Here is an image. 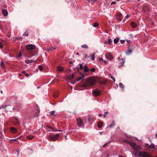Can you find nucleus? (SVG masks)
<instances>
[{
	"mask_svg": "<svg viewBox=\"0 0 157 157\" xmlns=\"http://www.w3.org/2000/svg\"><path fill=\"white\" fill-rule=\"evenodd\" d=\"M123 141L127 143L132 147H133L134 150L133 153L135 156H137V154L138 152H140L139 151L141 149V147L139 145L136 144L135 143L131 142L127 140H124Z\"/></svg>",
	"mask_w": 157,
	"mask_h": 157,
	"instance_id": "1",
	"label": "nucleus"
},
{
	"mask_svg": "<svg viewBox=\"0 0 157 157\" xmlns=\"http://www.w3.org/2000/svg\"><path fill=\"white\" fill-rule=\"evenodd\" d=\"M95 80L92 78H90L83 84V86L85 87H89L95 84Z\"/></svg>",
	"mask_w": 157,
	"mask_h": 157,
	"instance_id": "2",
	"label": "nucleus"
},
{
	"mask_svg": "<svg viewBox=\"0 0 157 157\" xmlns=\"http://www.w3.org/2000/svg\"><path fill=\"white\" fill-rule=\"evenodd\" d=\"M137 157H150L148 153L146 152L141 151L138 152L137 154Z\"/></svg>",
	"mask_w": 157,
	"mask_h": 157,
	"instance_id": "3",
	"label": "nucleus"
},
{
	"mask_svg": "<svg viewBox=\"0 0 157 157\" xmlns=\"http://www.w3.org/2000/svg\"><path fill=\"white\" fill-rule=\"evenodd\" d=\"M77 122L79 127H82L84 125L83 122V120L81 119L80 118H79L77 119Z\"/></svg>",
	"mask_w": 157,
	"mask_h": 157,
	"instance_id": "4",
	"label": "nucleus"
},
{
	"mask_svg": "<svg viewBox=\"0 0 157 157\" xmlns=\"http://www.w3.org/2000/svg\"><path fill=\"white\" fill-rule=\"evenodd\" d=\"M101 94L100 91L98 89H94L93 90L92 94L93 95L95 96L99 95Z\"/></svg>",
	"mask_w": 157,
	"mask_h": 157,
	"instance_id": "5",
	"label": "nucleus"
},
{
	"mask_svg": "<svg viewBox=\"0 0 157 157\" xmlns=\"http://www.w3.org/2000/svg\"><path fill=\"white\" fill-rule=\"evenodd\" d=\"M59 136V134H58L56 135H53L50 136L49 138L51 140L55 141L57 140Z\"/></svg>",
	"mask_w": 157,
	"mask_h": 157,
	"instance_id": "6",
	"label": "nucleus"
},
{
	"mask_svg": "<svg viewBox=\"0 0 157 157\" xmlns=\"http://www.w3.org/2000/svg\"><path fill=\"white\" fill-rule=\"evenodd\" d=\"M2 108L5 109V111L7 112L12 109L11 106L9 105H3L2 106Z\"/></svg>",
	"mask_w": 157,
	"mask_h": 157,
	"instance_id": "7",
	"label": "nucleus"
},
{
	"mask_svg": "<svg viewBox=\"0 0 157 157\" xmlns=\"http://www.w3.org/2000/svg\"><path fill=\"white\" fill-rule=\"evenodd\" d=\"M35 48V45L32 44H29L26 46V49L28 51L33 50Z\"/></svg>",
	"mask_w": 157,
	"mask_h": 157,
	"instance_id": "8",
	"label": "nucleus"
},
{
	"mask_svg": "<svg viewBox=\"0 0 157 157\" xmlns=\"http://www.w3.org/2000/svg\"><path fill=\"white\" fill-rule=\"evenodd\" d=\"M116 18L119 21H121L122 19V16L121 13H117L116 14Z\"/></svg>",
	"mask_w": 157,
	"mask_h": 157,
	"instance_id": "9",
	"label": "nucleus"
},
{
	"mask_svg": "<svg viewBox=\"0 0 157 157\" xmlns=\"http://www.w3.org/2000/svg\"><path fill=\"white\" fill-rule=\"evenodd\" d=\"M105 57L106 59L109 60H112L113 58V56L110 53H107L105 55Z\"/></svg>",
	"mask_w": 157,
	"mask_h": 157,
	"instance_id": "10",
	"label": "nucleus"
},
{
	"mask_svg": "<svg viewBox=\"0 0 157 157\" xmlns=\"http://www.w3.org/2000/svg\"><path fill=\"white\" fill-rule=\"evenodd\" d=\"M2 12L3 15L5 16H7L8 15V13L7 10L3 9L2 11Z\"/></svg>",
	"mask_w": 157,
	"mask_h": 157,
	"instance_id": "11",
	"label": "nucleus"
},
{
	"mask_svg": "<svg viewBox=\"0 0 157 157\" xmlns=\"http://www.w3.org/2000/svg\"><path fill=\"white\" fill-rule=\"evenodd\" d=\"M143 10L144 12H148L149 10V8L147 6H145L143 8Z\"/></svg>",
	"mask_w": 157,
	"mask_h": 157,
	"instance_id": "12",
	"label": "nucleus"
},
{
	"mask_svg": "<svg viewBox=\"0 0 157 157\" xmlns=\"http://www.w3.org/2000/svg\"><path fill=\"white\" fill-rule=\"evenodd\" d=\"M81 74L82 76L78 78L77 80V81H79L80 80L83 79L85 78V76L82 73H81Z\"/></svg>",
	"mask_w": 157,
	"mask_h": 157,
	"instance_id": "13",
	"label": "nucleus"
},
{
	"mask_svg": "<svg viewBox=\"0 0 157 157\" xmlns=\"http://www.w3.org/2000/svg\"><path fill=\"white\" fill-rule=\"evenodd\" d=\"M10 129L12 133H14L17 132V130L16 128L14 127H11Z\"/></svg>",
	"mask_w": 157,
	"mask_h": 157,
	"instance_id": "14",
	"label": "nucleus"
},
{
	"mask_svg": "<svg viewBox=\"0 0 157 157\" xmlns=\"http://www.w3.org/2000/svg\"><path fill=\"white\" fill-rule=\"evenodd\" d=\"M57 70L59 71L62 72L63 71L64 68L62 67L59 66L57 67Z\"/></svg>",
	"mask_w": 157,
	"mask_h": 157,
	"instance_id": "15",
	"label": "nucleus"
},
{
	"mask_svg": "<svg viewBox=\"0 0 157 157\" xmlns=\"http://www.w3.org/2000/svg\"><path fill=\"white\" fill-rule=\"evenodd\" d=\"M36 60H27L25 61V62L27 63H29L33 62H36Z\"/></svg>",
	"mask_w": 157,
	"mask_h": 157,
	"instance_id": "16",
	"label": "nucleus"
},
{
	"mask_svg": "<svg viewBox=\"0 0 157 157\" xmlns=\"http://www.w3.org/2000/svg\"><path fill=\"white\" fill-rule=\"evenodd\" d=\"M82 69L84 72H87L89 71V69L86 66H84Z\"/></svg>",
	"mask_w": 157,
	"mask_h": 157,
	"instance_id": "17",
	"label": "nucleus"
},
{
	"mask_svg": "<svg viewBox=\"0 0 157 157\" xmlns=\"http://www.w3.org/2000/svg\"><path fill=\"white\" fill-rule=\"evenodd\" d=\"M119 39L118 37H117L114 39V43L115 44H116L119 42Z\"/></svg>",
	"mask_w": 157,
	"mask_h": 157,
	"instance_id": "18",
	"label": "nucleus"
},
{
	"mask_svg": "<svg viewBox=\"0 0 157 157\" xmlns=\"http://www.w3.org/2000/svg\"><path fill=\"white\" fill-rule=\"evenodd\" d=\"M121 60V62L120 63L121 64V66H123L125 63V59L124 58H122Z\"/></svg>",
	"mask_w": 157,
	"mask_h": 157,
	"instance_id": "19",
	"label": "nucleus"
},
{
	"mask_svg": "<svg viewBox=\"0 0 157 157\" xmlns=\"http://www.w3.org/2000/svg\"><path fill=\"white\" fill-rule=\"evenodd\" d=\"M131 24L133 28H135L137 26L136 24L134 22H131Z\"/></svg>",
	"mask_w": 157,
	"mask_h": 157,
	"instance_id": "20",
	"label": "nucleus"
},
{
	"mask_svg": "<svg viewBox=\"0 0 157 157\" xmlns=\"http://www.w3.org/2000/svg\"><path fill=\"white\" fill-rule=\"evenodd\" d=\"M68 78L69 80H71L74 78V74H73L72 75L68 76L67 77Z\"/></svg>",
	"mask_w": 157,
	"mask_h": 157,
	"instance_id": "21",
	"label": "nucleus"
},
{
	"mask_svg": "<svg viewBox=\"0 0 157 157\" xmlns=\"http://www.w3.org/2000/svg\"><path fill=\"white\" fill-rule=\"evenodd\" d=\"M103 124V123L101 122H99L98 123V126L99 128H101Z\"/></svg>",
	"mask_w": 157,
	"mask_h": 157,
	"instance_id": "22",
	"label": "nucleus"
},
{
	"mask_svg": "<svg viewBox=\"0 0 157 157\" xmlns=\"http://www.w3.org/2000/svg\"><path fill=\"white\" fill-rule=\"evenodd\" d=\"M33 136L32 135H29L28 136H27L26 137L28 139L31 140L33 138Z\"/></svg>",
	"mask_w": 157,
	"mask_h": 157,
	"instance_id": "23",
	"label": "nucleus"
},
{
	"mask_svg": "<svg viewBox=\"0 0 157 157\" xmlns=\"http://www.w3.org/2000/svg\"><path fill=\"white\" fill-rule=\"evenodd\" d=\"M150 145L148 144H146L145 145V147L147 150H148L150 148Z\"/></svg>",
	"mask_w": 157,
	"mask_h": 157,
	"instance_id": "24",
	"label": "nucleus"
},
{
	"mask_svg": "<svg viewBox=\"0 0 157 157\" xmlns=\"http://www.w3.org/2000/svg\"><path fill=\"white\" fill-rule=\"evenodd\" d=\"M95 53H94V54L91 55V60H94V56H95Z\"/></svg>",
	"mask_w": 157,
	"mask_h": 157,
	"instance_id": "25",
	"label": "nucleus"
},
{
	"mask_svg": "<svg viewBox=\"0 0 157 157\" xmlns=\"http://www.w3.org/2000/svg\"><path fill=\"white\" fill-rule=\"evenodd\" d=\"M112 43V41L110 39H108V44L109 45H111Z\"/></svg>",
	"mask_w": 157,
	"mask_h": 157,
	"instance_id": "26",
	"label": "nucleus"
},
{
	"mask_svg": "<svg viewBox=\"0 0 157 157\" xmlns=\"http://www.w3.org/2000/svg\"><path fill=\"white\" fill-rule=\"evenodd\" d=\"M22 73L24 74L26 77H28L29 76L28 74L27 73H26L25 71H23L22 72Z\"/></svg>",
	"mask_w": 157,
	"mask_h": 157,
	"instance_id": "27",
	"label": "nucleus"
},
{
	"mask_svg": "<svg viewBox=\"0 0 157 157\" xmlns=\"http://www.w3.org/2000/svg\"><path fill=\"white\" fill-rule=\"evenodd\" d=\"M114 121H113L112 122V124H110L109 125V126H108L107 127V128H111L113 125H114Z\"/></svg>",
	"mask_w": 157,
	"mask_h": 157,
	"instance_id": "28",
	"label": "nucleus"
},
{
	"mask_svg": "<svg viewBox=\"0 0 157 157\" xmlns=\"http://www.w3.org/2000/svg\"><path fill=\"white\" fill-rule=\"evenodd\" d=\"M155 145L153 143L151 144L150 145V148L153 149L155 148Z\"/></svg>",
	"mask_w": 157,
	"mask_h": 157,
	"instance_id": "29",
	"label": "nucleus"
},
{
	"mask_svg": "<svg viewBox=\"0 0 157 157\" xmlns=\"http://www.w3.org/2000/svg\"><path fill=\"white\" fill-rule=\"evenodd\" d=\"M81 47L83 48H88V46L86 44H83L82 45Z\"/></svg>",
	"mask_w": 157,
	"mask_h": 157,
	"instance_id": "30",
	"label": "nucleus"
},
{
	"mask_svg": "<svg viewBox=\"0 0 157 157\" xmlns=\"http://www.w3.org/2000/svg\"><path fill=\"white\" fill-rule=\"evenodd\" d=\"M39 69L41 71H42L43 70V67L41 65H39L38 66Z\"/></svg>",
	"mask_w": 157,
	"mask_h": 157,
	"instance_id": "31",
	"label": "nucleus"
},
{
	"mask_svg": "<svg viewBox=\"0 0 157 157\" xmlns=\"http://www.w3.org/2000/svg\"><path fill=\"white\" fill-rule=\"evenodd\" d=\"M119 86L122 89H123L124 88V86L123 85V84L121 82L119 83Z\"/></svg>",
	"mask_w": 157,
	"mask_h": 157,
	"instance_id": "32",
	"label": "nucleus"
},
{
	"mask_svg": "<svg viewBox=\"0 0 157 157\" xmlns=\"http://www.w3.org/2000/svg\"><path fill=\"white\" fill-rule=\"evenodd\" d=\"M98 25V24L97 23H94L93 25L92 26L94 27H97Z\"/></svg>",
	"mask_w": 157,
	"mask_h": 157,
	"instance_id": "33",
	"label": "nucleus"
},
{
	"mask_svg": "<svg viewBox=\"0 0 157 157\" xmlns=\"http://www.w3.org/2000/svg\"><path fill=\"white\" fill-rule=\"evenodd\" d=\"M132 51L131 49H128L126 53L128 55H129L130 53H131Z\"/></svg>",
	"mask_w": 157,
	"mask_h": 157,
	"instance_id": "34",
	"label": "nucleus"
},
{
	"mask_svg": "<svg viewBox=\"0 0 157 157\" xmlns=\"http://www.w3.org/2000/svg\"><path fill=\"white\" fill-rule=\"evenodd\" d=\"M29 34L27 32H25L23 34L24 36H28Z\"/></svg>",
	"mask_w": 157,
	"mask_h": 157,
	"instance_id": "35",
	"label": "nucleus"
},
{
	"mask_svg": "<svg viewBox=\"0 0 157 157\" xmlns=\"http://www.w3.org/2000/svg\"><path fill=\"white\" fill-rule=\"evenodd\" d=\"M55 112L54 111H52L50 112V114L51 116H53L54 115Z\"/></svg>",
	"mask_w": 157,
	"mask_h": 157,
	"instance_id": "36",
	"label": "nucleus"
},
{
	"mask_svg": "<svg viewBox=\"0 0 157 157\" xmlns=\"http://www.w3.org/2000/svg\"><path fill=\"white\" fill-rule=\"evenodd\" d=\"M80 67L78 68V70L79 69H82L83 67V66H82V64H79Z\"/></svg>",
	"mask_w": 157,
	"mask_h": 157,
	"instance_id": "37",
	"label": "nucleus"
},
{
	"mask_svg": "<svg viewBox=\"0 0 157 157\" xmlns=\"http://www.w3.org/2000/svg\"><path fill=\"white\" fill-rule=\"evenodd\" d=\"M106 81H101L100 82V83L101 84H106Z\"/></svg>",
	"mask_w": 157,
	"mask_h": 157,
	"instance_id": "38",
	"label": "nucleus"
},
{
	"mask_svg": "<svg viewBox=\"0 0 157 157\" xmlns=\"http://www.w3.org/2000/svg\"><path fill=\"white\" fill-rule=\"evenodd\" d=\"M56 47H52V48H50L49 49H48V52H49V51L50 50H52L53 49H55L56 48Z\"/></svg>",
	"mask_w": 157,
	"mask_h": 157,
	"instance_id": "39",
	"label": "nucleus"
},
{
	"mask_svg": "<svg viewBox=\"0 0 157 157\" xmlns=\"http://www.w3.org/2000/svg\"><path fill=\"white\" fill-rule=\"evenodd\" d=\"M3 44L1 42H0V48H3Z\"/></svg>",
	"mask_w": 157,
	"mask_h": 157,
	"instance_id": "40",
	"label": "nucleus"
},
{
	"mask_svg": "<svg viewBox=\"0 0 157 157\" xmlns=\"http://www.w3.org/2000/svg\"><path fill=\"white\" fill-rule=\"evenodd\" d=\"M0 66H1V67L2 68H3L4 67L3 63L2 62H1V63Z\"/></svg>",
	"mask_w": 157,
	"mask_h": 157,
	"instance_id": "41",
	"label": "nucleus"
},
{
	"mask_svg": "<svg viewBox=\"0 0 157 157\" xmlns=\"http://www.w3.org/2000/svg\"><path fill=\"white\" fill-rule=\"evenodd\" d=\"M15 124H20V122L18 120L16 121Z\"/></svg>",
	"mask_w": 157,
	"mask_h": 157,
	"instance_id": "42",
	"label": "nucleus"
},
{
	"mask_svg": "<svg viewBox=\"0 0 157 157\" xmlns=\"http://www.w3.org/2000/svg\"><path fill=\"white\" fill-rule=\"evenodd\" d=\"M95 68H92L91 70H90V71H91V72H94L95 71Z\"/></svg>",
	"mask_w": 157,
	"mask_h": 157,
	"instance_id": "43",
	"label": "nucleus"
},
{
	"mask_svg": "<svg viewBox=\"0 0 157 157\" xmlns=\"http://www.w3.org/2000/svg\"><path fill=\"white\" fill-rule=\"evenodd\" d=\"M120 42L121 44H124L125 43V41L124 40H121Z\"/></svg>",
	"mask_w": 157,
	"mask_h": 157,
	"instance_id": "44",
	"label": "nucleus"
},
{
	"mask_svg": "<svg viewBox=\"0 0 157 157\" xmlns=\"http://www.w3.org/2000/svg\"><path fill=\"white\" fill-rule=\"evenodd\" d=\"M58 94H54V95H53V97L54 98H56L57 97H58Z\"/></svg>",
	"mask_w": 157,
	"mask_h": 157,
	"instance_id": "45",
	"label": "nucleus"
},
{
	"mask_svg": "<svg viewBox=\"0 0 157 157\" xmlns=\"http://www.w3.org/2000/svg\"><path fill=\"white\" fill-rule=\"evenodd\" d=\"M111 78L113 79V82H115V79L113 76H111Z\"/></svg>",
	"mask_w": 157,
	"mask_h": 157,
	"instance_id": "46",
	"label": "nucleus"
},
{
	"mask_svg": "<svg viewBox=\"0 0 157 157\" xmlns=\"http://www.w3.org/2000/svg\"><path fill=\"white\" fill-rule=\"evenodd\" d=\"M116 3V2H113L111 3V5H112L113 4H115Z\"/></svg>",
	"mask_w": 157,
	"mask_h": 157,
	"instance_id": "47",
	"label": "nucleus"
},
{
	"mask_svg": "<svg viewBox=\"0 0 157 157\" xmlns=\"http://www.w3.org/2000/svg\"><path fill=\"white\" fill-rule=\"evenodd\" d=\"M17 139L18 138H16V139H11V141H17Z\"/></svg>",
	"mask_w": 157,
	"mask_h": 157,
	"instance_id": "48",
	"label": "nucleus"
},
{
	"mask_svg": "<svg viewBox=\"0 0 157 157\" xmlns=\"http://www.w3.org/2000/svg\"><path fill=\"white\" fill-rule=\"evenodd\" d=\"M104 62L105 63V64H106L108 63V61H107L104 60Z\"/></svg>",
	"mask_w": 157,
	"mask_h": 157,
	"instance_id": "49",
	"label": "nucleus"
},
{
	"mask_svg": "<svg viewBox=\"0 0 157 157\" xmlns=\"http://www.w3.org/2000/svg\"><path fill=\"white\" fill-rule=\"evenodd\" d=\"M14 118L15 119L16 121L18 120V118L16 117H14Z\"/></svg>",
	"mask_w": 157,
	"mask_h": 157,
	"instance_id": "50",
	"label": "nucleus"
},
{
	"mask_svg": "<svg viewBox=\"0 0 157 157\" xmlns=\"http://www.w3.org/2000/svg\"><path fill=\"white\" fill-rule=\"evenodd\" d=\"M21 56V53H20L19 54V55L18 56V57H20V56Z\"/></svg>",
	"mask_w": 157,
	"mask_h": 157,
	"instance_id": "51",
	"label": "nucleus"
},
{
	"mask_svg": "<svg viewBox=\"0 0 157 157\" xmlns=\"http://www.w3.org/2000/svg\"><path fill=\"white\" fill-rule=\"evenodd\" d=\"M129 15H127L126 16L125 18H128V17H129Z\"/></svg>",
	"mask_w": 157,
	"mask_h": 157,
	"instance_id": "52",
	"label": "nucleus"
},
{
	"mask_svg": "<svg viewBox=\"0 0 157 157\" xmlns=\"http://www.w3.org/2000/svg\"><path fill=\"white\" fill-rule=\"evenodd\" d=\"M56 131H59V132H61L62 131L61 130H58L57 129H56Z\"/></svg>",
	"mask_w": 157,
	"mask_h": 157,
	"instance_id": "53",
	"label": "nucleus"
},
{
	"mask_svg": "<svg viewBox=\"0 0 157 157\" xmlns=\"http://www.w3.org/2000/svg\"><path fill=\"white\" fill-rule=\"evenodd\" d=\"M104 43H105V44H107L108 43V41H105Z\"/></svg>",
	"mask_w": 157,
	"mask_h": 157,
	"instance_id": "54",
	"label": "nucleus"
},
{
	"mask_svg": "<svg viewBox=\"0 0 157 157\" xmlns=\"http://www.w3.org/2000/svg\"><path fill=\"white\" fill-rule=\"evenodd\" d=\"M49 128L50 129H52L53 130H52V131H54V129H53V128H52L51 127H49Z\"/></svg>",
	"mask_w": 157,
	"mask_h": 157,
	"instance_id": "55",
	"label": "nucleus"
},
{
	"mask_svg": "<svg viewBox=\"0 0 157 157\" xmlns=\"http://www.w3.org/2000/svg\"><path fill=\"white\" fill-rule=\"evenodd\" d=\"M99 60L101 61H103V59L102 58H99Z\"/></svg>",
	"mask_w": 157,
	"mask_h": 157,
	"instance_id": "56",
	"label": "nucleus"
},
{
	"mask_svg": "<svg viewBox=\"0 0 157 157\" xmlns=\"http://www.w3.org/2000/svg\"><path fill=\"white\" fill-rule=\"evenodd\" d=\"M87 54H85V58L86 59L87 58Z\"/></svg>",
	"mask_w": 157,
	"mask_h": 157,
	"instance_id": "57",
	"label": "nucleus"
},
{
	"mask_svg": "<svg viewBox=\"0 0 157 157\" xmlns=\"http://www.w3.org/2000/svg\"><path fill=\"white\" fill-rule=\"evenodd\" d=\"M90 117H89V118H88V121H90Z\"/></svg>",
	"mask_w": 157,
	"mask_h": 157,
	"instance_id": "58",
	"label": "nucleus"
},
{
	"mask_svg": "<svg viewBox=\"0 0 157 157\" xmlns=\"http://www.w3.org/2000/svg\"><path fill=\"white\" fill-rule=\"evenodd\" d=\"M17 39L19 40H20L21 39H22L21 38H20V37H19V38H17Z\"/></svg>",
	"mask_w": 157,
	"mask_h": 157,
	"instance_id": "59",
	"label": "nucleus"
},
{
	"mask_svg": "<svg viewBox=\"0 0 157 157\" xmlns=\"http://www.w3.org/2000/svg\"><path fill=\"white\" fill-rule=\"evenodd\" d=\"M97 0H91V1H93L94 2H96Z\"/></svg>",
	"mask_w": 157,
	"mask_h": 157,
	"instance_id": "60",
	"label": "nucleus"
},
{
	"mask_svg": "<svg viewBox=\"0 0 157 157\" xmlns=\"http://www.w3.org/2000/svg\"><path fill=\"white\" fill-rule=\"evenodd\" d=\"M98 115H99V116L101 117V116L102 115V114H98Z\"/></svg>",
	"mask_w": 157,
	"mask_h": 157,
	"instance_id": "61",
	"label": "nucleus"
},
{
	"mask_svg": "<svg viewBox=\"0 0 157 157\" xmlns=\"http://www.w3.org/2000/svg\"><path fill=\"white\" fill-rule=\"evenodd\" d=\"M108 113V111H107V112H105V114H107Z\"/></svg>",
	"mask_w": 157,
	"mask_h": 157,
	"instance_id": "62",
	"label": "nucleus"
},
{
	"mask_svg": "<svg viewBox=\"0 0 157 157\" xmlns=\"http://www.w3.org/2000/svg\"><path fill=\"white\" fill-rule=\"evenodd\" d=\"M65 139H67V136H65Z\"/></svg>",
	"mask_w": 157,
	"mask_h": 157,
	"instance_id": "63",
	"label": "nucleus"
},
{
	"mask_svg": "<svg viewBox=\"0 0 157 157\" xmlns=\"http://www.w3.org/2000/svg\"><path fill=\"white\" fill-rule=\"evenodd\" d=\"M19 150L18 149L17 150V151L18 152V153H19Z\"/></svg>",
	"mask_w": 157,
	"mask_h": 157,
	"instance_id": "64",
	"label": "nucleus"
}]
</instances>
